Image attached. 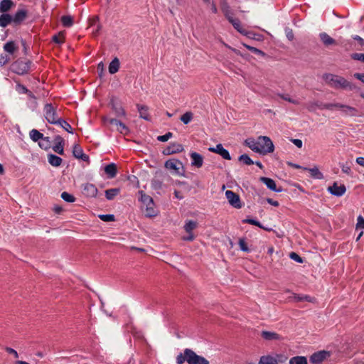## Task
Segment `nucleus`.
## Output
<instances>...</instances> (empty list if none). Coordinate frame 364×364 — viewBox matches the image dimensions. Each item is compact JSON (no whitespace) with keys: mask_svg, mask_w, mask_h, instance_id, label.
<instances>
[{"mask_svg":"<svg viewBox=\"0 0 364 364\" xmlns=\"http://www.w3.org/2000/svg\"><path fill=\"white\" fill-rule=\"evenodd\" d=\"M137 109L139 112V116L141 118L147 121L150 120V117L148 112V107L145 105H137Z\"/></svg>","mask_w":364,"mask_h":364,"instance_id":"nucleus-27","label":"nucleus"},{"mask_svg":"<svg viewBox=\"0 0 364 364\" xmlns=\"http://www.w3.org/2000/svg\"><path fill=\"white\" fill-rule=\"evenodd\" d=\"M141 193V201L144 203V205H146L147 203H149L153 201V199L151 197H150L148 195H146L145 193H143V192H140Z\"/></svg>","mask_w":364,"mask_h":364,"instance_id":"nucleus-47","label":"nucleus"},{"mask_svg":"<svg viewBox=\"0 0 364 364\" xmlns=\"http://www.w3.org/2000/svg\"><path fill=\"white\" fill-rule=\"evenodd\" d=\"M105 172L108 175L109 178H112L117 174V166L112 163L105 167Z\"/></svg>","mask_w":364,"mask_h":364,"instance_id":"nucleus-28","label":"nucleus"},{"mask_svg":"<svg viewBox=\"0 0 364 364\" xmlns=\"http://www.w3.org/2000/svg\"><path fill=\"white\" fill-rule=\"evenodd\" d=\"M13 23L12 16L8 14H1L0 16V26L2 28L6 27L9 24Z\"/></svg>","mask_w":364,"mask_h":364,"instance_id":"nucleus-24","label":"nucleus"},{"mask_svg":"<svg viewBox=\"0 0 364 364\" xmlns=\"http://www.w3.org/2000/svg\"><path fill=\"white\" fill-rule=\"evenodd\" d=\"M261 336L262 337L267 340V341H273V340H280L281 339V336L275 333V332H272V331H263L261 333Z\"/></svg>","mask_w":364,"mask_h":364,"instance_id":"nucleus-21","label":"nucleus"},{"mask_svg":"<svg viewBox=\"0 0 364 364\" xmlns=\"http://www.w3.org/2000/svg\"><path fill=\"white\" fill-rule=\"evenodd\" d=\"M239 161L243 162L247 165H252L254 164L253 161L247 154H242L239 157Z\"/></svg>","mask_w":364,"mask_h":364,"instance_id":"nucleus-45","label":"nucleus"},{"mask_svg":"<svg viewBox=\"0 0 364 364\" xmlns=\"http://www.w3.org/2000/svg\"><path fill=\"white\" fill-rule=\"evenodd\" d=\"M30 63V61L18 60L11 65V69L15 73L18 75H23L27 73L29 70Z\"/></svg>","mask_w":364,"mask_h":364,"instance_id":"nucleus-5","label":"nucleus"},{"mask_svg":"<svg viewBox=\"0 0 364 364\" xmlns=\"http://www.w3.org/2000/svg\"><path fill=\"white\" fill-rule=\"evenodd\" d=\"M54 141H55V144H58L59 145L65 144L63 138L59 135H57L55 136Z\"/></svg>","mask_w":364,"mask_h":364,"instance_id":"nucleus-63","label":"nucleus"},{"mask_svg":"<svg viewBox=\"0 0 364 364\" xmlns=\"http://www.w3.org/2000/svg\"><path fill=\"white\" fill-rule=\"evenodd\" d=\"M61 198L65 201L69 202V203H73V202H75V198L73 195L68 193V192H63L61 193Z\"/></svg>","mask_w":364,"mask_h":364,"instance_id":"nucleus-44","label":"nucleus"},{"mask_svg":"<svg viewBox=\"0 0 364 364\" xmlns=\"http://www.w3.org/2000/svg\"><path fill=\"white\" fill-rule=\"evenodd\" d=\"M289 257L299 262V263H302L303 262V259L298 255L296 254V252H291L290 254H289Z\"/></svg>","mask_w":364,"mask_h":364,"instance_id":"nucleus-56","label":"nucleus"},{"mask_svg":"<svg viewBox=\"0 0 364 364\" xmlns=\"http://www.w3.org/2000/svg\"><path fill=\"white\" fill-rule=\"evenodd\" d=\"M44 116L50 124H57L58 122L61 119L58 116L56 109L51 104H46L43 107Z\"/></svg>","mask_w":364,"mask_h":364,"instance_id":"nucleus-4","label":"nucleus"},{"mask_svg":"<svg viewBox=\"0 0 364 364\" xmlns=\"http://www.w3.org/2000/svg\"><path fill=\"white\" fill-rule=\"evenodd\" d=\"M48 161L51 166L55 167L60 166L63 161L60 157L52 154H48Z\"/></svg>","mask_w":364,"mask_h":364,"instance_id":"nucleus-25","label":"nucleus"},{"mask_svg":"<svg viewBox=\"0 0 364 364\" xmlns=\"http://www.w3.org/2000/svg\"><path fill=\"white\" fill-rule=\"evenodd\" d=\"M56 124H59L63 129L69 133H73V128L66 121L62 118Z\"/></svg>","mask_w":364,"mask_h":364,"instance_id":"nucleus-39","label":"nucleus"},{"mask_svg":"<svg viewBox=\"0 0 364 364\" xmlns=\"http://www.w3.org/2000/svg\"><path fill=\"white\" fill-rule=\"evenodd\" d=\"M341 103H324L321 105V109H325L328 110H333V109H338V106L341 105Z\"/></svg>","mask_w":364,"mask_h":364,"instance_id":"nucleus-41","label":"nucleus"},{"mask_svg":"<svg viewBox=\"0 0 364 364\" xmlns=\"http://www.w3.org/2000/svg\"><path fill=\"white\" fill-rule=\"evenodd\" d=\"M97 17H95L92 19L91 22H90V26H95V30L92 31L93 33V35L94 36H97V33L98 31H100L101 26L100 25L97 23Z\"/></svg>","mask_w":364,"mask_h":364,"instance_id":"nucleus-43","label":"nucleus"},{"mask_svg":"<svg viewBox=\"0 0 364 364\" xmlns=\"http://www.w3.org/2000/svg\"><path fill=\"white\" fill-rule=\"evenodd\" d=\"M338 109H339L341 112L342 115L345 117H352L361 116L357 108L346 104L341 103V105L338 106Z\"/></svg>","mask_w":364,"mask_h":364,"instance_id":"nucleus-6","label":"nucleus"},{"mask_svg":"<svg viewBox=\"0 0 364 364\" xmlns=\"http://www.w3.org/2000/svg\"><path fill=\"white\" fill-rule=\"evenodd\" d=\"M14 6V3L11 0H1L0 1V12L6 13L9 11Z\"/></svg>","mask_w":364,"mask_h":364,"instance_id":"nucleus-22","label":"nucleus"},{"mask_svg":"<svg viewBox=\"0 0 364 364\" xmlns=\"http://www.w3.org/2000/svg\"><path fill=\"white\" fill-rule=\"evenodd\" d=\"M99 218L105 222H112L114 220V215H100Z\"/></svg>","mask_w":364,"mask_h":364,"instance_id":"nucleus-54","label":"nucleus"},{"mask_svg":"<svg viewBox=\"0 0 364 364\" xmlns=\"http://www.w3.org/2000/svg\"><path fill=\"white\" fill-rule=\"evenodd\" d=\"M341 170L343 173L350 175L351 174V168L349 165L346 164H341Z\"/></svg>","mask_w":364,"mask_h":364,"instance_id":"nucleus-61","label":"nucleus"},{"mask_svg":"<svg viewBox=\"0 0 364 364\" xmlns=\"http://www.w3.org/2000/svg\"><path fill=\"white\" fill-rule=\"evenodd\" d=\"M228 21L232 25V26L238 32H240V33H242L243 35H247V34L246 31L241 26V23H240V20L238 18H235L232 17V18H230V20Z\"/></svg>","mask_w":364,"mask_h":364,"instance_id":"nucleus-23","label":"nucleus"},{"mask_svg":"<svg viewBox=\"0 0 364 364\" xmlns=\"http://www.w3.org/2000/svg\"><path fill=\"white\" fill-rule=\"evenodd\" d=\"M53 40L55 43L60 44L64 41V36L62 33H58L53 37Z\"/></svg>","mask_w":364,"mask_h":364,"instance_id":"nucleus-58","label":"nucleus"},{"mask_svg":"<svg viewBox=\"0 0 364 364\" xmlns=\"http://www.w3.org/2000/svg\"><path fill=\"white\" fill-rule=\"evenodd\" d=\"M193 114L191 112H186L181 117V120L185 124H188L193 119Z\"/></svg>","mask_w":364,"mask_h":364,"instance_id":"nucleus-40","label":"nucleus"},{"mask_svg":"<svg viewBox=\"0 0 364 364\" xmlns=\"http://www.w3.org/2000/svg\"><path fill=\"white\" fill-rule=\"evenodd\" d=\"M245 46L249 50L252 51V53H254L255 54H259L262 56H264L265 55L264 52H262V50H260L255 47L250 46Z\"/></svg>","mask_w":364,"mask_h":364,"instance_id":"nucleus-60","label":"nucleus"},{"mask_svg":"<svg viewBox=\"0 0 364 364\" xmlns=\"http://www.w3.org/2000/svg\"><path fill=\"white\" fill-rule=\"evenodd\" d=\"M112 108L114 110L117 116H118V117L125 116V111L119 104L114 103V102H112Z\"/></svg>","mask_w":364,"mask_h":364,"instance_id":"nucleus-34","label":"nucleus"},{"mask_svg":"<svg viewBox=\"0 0 364 364\" xmlns=\"http://www.w3.org/2000/svg\"><path fill=\"white\" fill-rule=\"evenodd\" d=\"M182 163L177 159H169L165 163V167L175 173H179V170L182 168Z\"/></svg>","mask_w":364,"mask_h":364,"instance_id":"nucleus-9","label":"nucleus"},{"mask_svg":"<svg viewBox=\"0 0 364 364\" xmlns=\"http://www.w3.org/2000/svg\"><path fill=\"white\" fill-rule=\"evenodd\" d=\"M119 188H110L105 191V196L107 200H112L119 193Z\"/></svg>","mask_w":364,"mask_h":364,"instance_id":"nucleus-33","label":"nucleus"},{"mask_svg":"<svg viewBox=\"0 0 364 364\" xmlns=\"http://www.w3.org/2000/svg\"><path fill=\"white\" fill-rule=\"evenodd\" d=\"M328 191L332 195L339 197L346 193V188L343 184L338 185V183L334 182L332 186L328 187Z\"/></svg>","mask_w":364,"mask_h":364,"instance_id":"nucleus-8","label":"nucleus"},{"mask_svg":"<svg viewBox=\"0 0 364 364\" xmlns=\"http://www.w3.org/2000/svg\"><path fill=\"white\" fill-rule=\"evenodd\" d=\"M82 150L81 147L79 145H75L73 150V154L74 156L77 159L79 158V156H82Z\"/></svg>","mask_w":364,"mask_h":364,"instance_id":"nucleus-48","label":"nucleus"},{"mask_svg":"<svg viewBox=\"0 0 364 364\" xmlns=\"http://www.w3.org/2000/svg\"><path fill=\"white\" fill-rule=\"evenodd\" d=\"M279 96L282 99H283V100H286V101H288L289 102H291V103H292V104H294V105H299V101H298V100H295L291 99V98L289 96V95L279 94Z\"/></svg>","mask_w":364,"mask_h":364,"instance_id":"nucleus-51","label":"nucleus"},{"mask_svg":"<svg viewBox=\"0 0 364 364\" xmlns=\"http://www.w3.org/2000/svg\"><path fill=\"white\" fill-rule=\"evenodd\" d=\"M221 10L228 21L230 20V18H232L233 17V14L231 11L230 6L224 0L221 1Z\"/></svg>","mask_w":364,"mask_h":364,"instance_id":"nucleus-20","label":"nucleus"},{"mask_svg":"<svg viewBox=\"0 0 364 364\" xmlns=\"http://www.w3.org/2000/svg\"><path fill=\"white\" fill-rule=\"evenodd\" d=\"M238 245L241 250L244 252H249L247 244L244 238H240L239 240Z\"/></svg>","mask_w":364,"mask_h":364,"instance_id":"nucleus-49","label":"nucleus"},{"mask_svg":"<svg viewBox=\"0 0 364 364\" xmlns=\"http://www.w3.org/2000/svg\"><path fill=\"white\" fill-rule=\"evenodd\" d=\"M11 60V58L9 55H1L0 56V66H4Z\"/></svg>","mask_w":364,"mask_h":364,"instance_id":"nucleus-53","label":"nucleus"},{"mask_svg":"<svg viewBox=\"0 0 364 364\" xmlns=\"http://www.w3.org/2000/svg\"><path fill=\"white\" fill-rule=\"evenodd\" d=\"M322 103L321 102H309L307 105V109L310 111V112H314L316 110V107H318L319 109H321V105Z\"/></svg>","mask_w":364,"mask_h":364,"instance_id":"nucleus-46","label":"nucleus"},{"mask_svg":"<svg viewBox=\"0 0 364 364\" xmlns=\"http://www.w3.org/2000/svg\"><path fill=\"white\" fill-rule=\"evenodd\" d=\"M259 180L263 183H264L269 189H270L273 191L281 192L282 191V189L281 188H277L274 181L272 180V178H267V177H261L259 178Z\"/></svg>","mask_w":364,"mask_h":364,"instance_id":"nucleus-17","label":"nucleus"},{"mask_svg":"<svg viewBox=\"0 0 364 364\" xmlns=\"http://www.w3.org/2000/svg\"><path fill=\"white\" fill-rule=\"evenodd\" d=\"M323 79L331 87L334 89H343L353 90L355 86L341 76L326 73L323 75Z\"/></svg>","mask_w":364,"mask_h":364,"instance_id":"nucleus-2","label":"nucleus"},{"mask_svg":"<svg viewBox=\"0 0 364 364\" xmlns=\"http://www.w3.org/2000/svg\"><path fill=\"white\" fill-rule=\"evenodd\" d=\"M38 145L41 148L44 149H48L50 146V141L49 140V137L43 136L38 142Z\"/></svg>","mask_w":364,"mask_h":364,"instance_id":"nucleus-38","label":"nucleus"},{"mask_svg":"<svg viewBox=\"0 0 364 364\" xmlns=\"http://www.w3.org/2000/svg\"><path fill=\"white\" fill-rule=\"evenodd\" d=\"M289 364H307V360L304 356H295L290 359Z\"/></svg>","mask_w":364,"mask_h":364,"instance_id":"nucleus-36","label":"nucleus"},{"mask_svg":"<svg viewBox=\"0 0 364 364\" xmlns=\"http://www.w3.org/2000/svg\"><path fill=\"white\" fill-rule=\"evenodd\" d=\"M63 146H64V144H55V146H53V150L60 154V155H63L64 154V150H63Z\"/></svg>","mask_w":364,"mask_h":364,"instance_id":"nucleus-55","label":"nucleus"},{"mask_svg":"<svg viewBox=\"0 0 364 364\" xmlns=\"http://www.w3.org/2000/svg\"><path fill=\"white\" fill-rule=\"evenodd\" d=\"M351 58L353 60L364 62V53H353L351 55Z\"/></svg>","mask_w":364,"mask_h":364,"instance_id":"nucleus-59","label":"nucleus"},{"mask_svg":"<svg viewBox=\"0 0 364 364\" xmlns=\"http://www.w3.org/2000/svg\"><path fill=\"white\" fill-rule=\"evenodd\" d=\"M18 47L16 45L14 41H9L4 46V50L5 52L8 53L10 55L14 54L16 51H17Z\"/></svg>","mask_w":364,"mask_h":364,"instance_id":"nucleus-26","label":"nucleus"},{"mask_svg":"<svg viewBox=\"0 0 364 364\" xmlns=\"http://www.w3.org/2000/svg\"><path fill=\"white\" fill-rule=\"evenodd\" d=\"M190 156L192 160V166H196L197 168H200L203 166V158L200 154L196 152H192L191 153Z\"/></svg>","mask_w":364,"mask_h":364,"instance_id":"nucleus-18","label":"nucleus"},{"mask_svg":"<svg viewBox=\"0 0 364 364\" xmlns=\"http://www.w3.org/2000/svg\"><path fill=\"white\" fill-rule=\"evenodd\" d=\"M183 151V147L181 144L172 143L164 151V154H173L176 153H180Z\"/></svg>","mask_w":364,"mask_h":364,"instance_id":"nucleus-15","label":"nucleus"},{"mask_svg":"<svg viewBox=\"0 0 364 364\" xmlns=\"http://www.w3.org/2000/svg\"><path fill=\"white\" fill-rule=\"evenodd\" d=\"M328 355V353L327 352L319 351L314 353L310 357V361L314 364H318L323 361L327 358Z\"/></svg>","mask_w":364,"mask_h":364,"instance_id":"nucleus-14","label":"nucleus"},{"mask_svg":"<svg viewBox=\"0 0 364 364\" xmlns=\"http://www.w3.org/2000/svg\"><path fill=\"white\" fill-rule=\"evenodd\" d=\"M304 170L308 171L310 173L311 176L314 178L322 179L323 178L322 173L319 171L317 166H314L311 168H304Z\"/></svg>","mask_w":364,"mask_h":364,"instance_id":"nucleus-29","label":"nucleus"},{"mask_svg":"<svg viewBox=\"0 0 364 364\" xmlns=\"http://www.w3.org/2000/svg\"><path fill=\"white\" fill-rule=\"evenodd\" d=\"M29 136H30V138L33 141H40L41 139L43 138V134H41L40 132H38L37 129H32L30 133H29Z\"/></svg>","mask_w":364,"mask_h":364,"instance_id":"nucleus-35","label":"nucleus"},{"mask_svg":"<svg viewBox=\"0 0 364 364\" xmlns=\"http://www.w3.org/2000/svg\"><path fill=\"white\" fill-rule=\"evenodd\" d=\"M119 60L117 58H114L109 65V72L110 74L116 73L119 68Z\"/></svg>","mask_w":364,"mask_h":364,"instance_id":"nucleus-31","label":"nucleus"},{"mask_svg":"<svg viewBox=\"0 0 364 364\" xmlns=\"http://www.w3.org/2000/svg\"><path fill=\"white\" fill-rule=\"evenodd\" d=\"M319 37L322 43L326 46H331V45H336V41L333 38H331L328 34L326 33H321L319 34Z\"/></svg>","mask_w":364,"mask_h":364,"instance_id":"nucleus-19","label":"nucleus"},{"mask_svg":"<svg viewBox=\"0 0 364 364\" xmlns=\"http://www.w3.org/2000/svg\"><path fill=\"white\" fill-rule=\"evenodd\" d=\"M208 150L211 152L220 155L224 159L230 160L231 157L228 151L223 148L221 144H218L215 147H210Z\"/></svg>","mask_w":364,"mask_h":364,"instance_id":"nucleus-10","label":"nucleus"},{"mask_svg":"<svg viewBox=\"0 0 364 364\" xmlns=\"http://www.w3.org/2000/svg\"><path fill=\"white\" fill-rule=\"evenodd\" d=\"M145 205H146V210H145L146 216L151 218V217H154V216L156 215L157 211L154 208V201H151L150 203V204L147 203Z\"/></svg>","mask_w":364,"mask_h":364,"instance_id":"nucleus-30","label":"nucleus"},{"mask_svg":"<svg viewBox=\"0 0 364 364\" xmlns=\"http://www.w3.org/2000/svg\"><path fill=\"white\" fill-rule=\"evenodd\" d=\"M356 229H364V218L361 215L357 218Z\"/></svg>","mask_w":364,"mask_h":364,"instance_id":"nucleus-57","label":"nucleus"},{"mask_svg":"<svg viewBox=\"0 0 364 364\" xmlns=\"http://www.w3.org/2000/svg\"><path fill=\"white\" fill-rule=\"evenodd\" d=\"M225 196L232 207L235 208H240L242 207L240 196L237 193L232 191H226Z\"/></svg>","mask_w":364,"mask_h":364,"instance_id":"nucleus-7","label":"nucleus"},{"mask_svg":"<svg viewBox=\"0 0 364 364\" xmlns=\"http://www.w3.org/2000/svg\"><path fill=\"white\" fill-rule=\"evenodd\" d=\"M291 141L298 148H301L303 146V142L301 139H291Z\"/></svg>","mask_w":364,"mask_h":364,"instance_id":"nucleus-62","label":"nucleus"},{"mask_svg":"<svg viewBox=\"0 0 364 364\" xmlns=\"http://www.w3.org/2000/svg\"><path fill=\"white\" fill-rule=\"evenodd\" d=\"M173 136V134L171 132H167L164 135L159 136L157 137V139L159 141L165 142L167 141L169 139H171Z\"/></svg>","mask_w":364,"mask_h":364,"instance_id":"nucleus-52","label":"nucleus"},{"mask_svg":"<svg viewBox=\"0 0 364 364\" xmlns=\"http://www.w3.org/2000/svg\"><path fill=\"white\" fill-rule=\"evenodd\" d=\"M198 226V223L193 220H188L184 225V230L187 233H193V230Z\"/></svg>","mask_w":364,"mask_h":364,"instance_id":"nucleus-32","label":"nucleus"},{"mask_svg":"<svg viewBox=\"0 0 364 364\" xmlns=\"http://www.w3.org/2000/svg\"><path fill=\"white\" fill-rule=\"evenodd\" d=\"M28 11L24 9H18L14 16H12L13 18V23L15 26L21 24L27 17Z\"/></svg>","mask_w":364,"mask_h":364,"instance_id":"nucleus-12","label":"nucleus"},{"mask_svg":"<svg viewBox=\"0 0 364 364\" xmlns=\"http://www.w3.org/2000/svg\"><path fill=\"white\" fill-rule=\"evenodd\" d=\"M245 144L253 151L262 154L272 153L274 149L272 140L265 136H260L257 140L252 138L247 139Z\"/></svg>","mask_w":364,"mask_h":364,"instance_id":"nucleus-1","label":"nucleus"},{"mask_svg":"<svg viewBox=\"0 0 364 364\" xmlns=\"http://www.w3.org/2000/svg\"><path fill=\"white\" fill-rule=\"evenodd\" d=\"M290 301H294L296 302H301V301H308V302H314L315 301L314 298H312L308 295H300L293 293L291 296L289 297Z\"/></svg>","mask_w":364,"mask_h":364,"instance_id":"nucleus-16","label":"nucleus"},{"mask_svg":"<svg viewBox=\"0 0 364 364\" xmlns=\"http://www.w3.org/2000/svg\"><path fill=\"white\" fill-rule=\"evenodd\" d=\"M151 186L155 190L160 189L162 187V181L155 178L151 181Z\"/></svg>","mask_w":364,"mask_h":364,"instance_id":"nucleus-50","label":"nucleus"},{"mask_svg":"<svg viewBox=\"0 0 364 364\" xmlns=\"http://www.w3.org/2000/svg\"><path fill=\"white\" fill-rule=\"evenodd\" d=\"M185 361L188 364H209L207 359L188 348L185 349L183 353H180L176 357L177 364H183Z\"/></svg>","mask_w":364,"mask_h":364,"instance_id":"nucleus-3","label":"nucleus"},{"mask_svg":"<svg viewBox=\"0 0 364 364\" xmlns=\"http://www.w3.org/2000/svg\"><path fill=\"white\" fill-rule=\"evenodd\" d=\"M61 21L63 25L66 27H70L73 25V18L70 16H62Z\"/></svg>","mask_w":364,"mask_h":364,"instance_id":"nucleus-42","label":"nucleus"},{"mask_svg":"<svg viewBox=\"0 0 364 364\" xmlns=\"http://www.w3.org/2000/svg\"><path fill=\"white\" fill-rule=\"evenodd\" d=\"M259 364H278L275 358L271 356H262Z\"/></svg>","mask_w":364,"mask_h":364,"instance_id":"nucleus-37","label":"nucleus"},{"mask_svg":"<svg viewBox=\"0 0 364 364\" xmlns=\"http://www.w3.org/2000/svg\"><path fill=\"white\" fill-rule=\"evenodd\" d=\"M98 190L94 184L87 183L83 185L82 193L87 197H96Z\"/></svg>","mask_w":364,"mask_h":364,"instance_id":"nucleus-11","label":"nucleus"},{"mask_svg":"<svg viewBox=\"0 0 364 364\" xmlns=\"http://www.w3.org/2000/svg\"><path fill=\"white\" fill-rule=\"evenodd\" d=\"M286 36L289 41H292L294 39V33L291 29H286Z\"/></svg>","mask_w":364,"mask_h":364,"instance_id":"nucleus-64","label":"nucleus"},{"mask_svg":"<svg viewBox=\"0 0 364 364\" xmlns=\"http://www.w3.org/2000/svg\"><path fill=\"white\" fill-rule=\"evenodd\" d=\"M105 122L111 125L115 126L117 127V130L122 134H127L128 132V128L127 126L116 119L107 118L105 119Z\"/></svg>","mask_w":364,"mask_h":364,"instance_id":"nucleus-13","label":"nucleus"}]
</instances>
